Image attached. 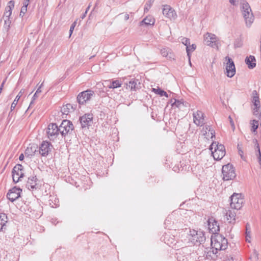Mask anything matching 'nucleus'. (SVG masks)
Wrapping results in <instances>:
<instances>
[{
    "instance_id": "obj_28",
    "label": "nucleus",
    "mask_w": 261,
    "mask_h": 261,
    "mask_svg": "<svg viewBox=\"0 0 261 261\" xmlns=\"http://www.w3.org/2000/svg\"><path fill=\"white\" fill-rule=\"evenodd\" d=\"M72 110V106L71 104L68 103L62 106L61 109V112L63 115H67Z\"/></svg>"
},
{
    "instance_id": "obj_16",
    "label": "nucleus",
    "mask_w": 261,
    "mask_h": 261,
    "mask_svg": "<svg viewBox=\"0 0 261 261\" xmlns=\"http://www.w3.org/2000/svg\"><path fill=\"white\" fill-rule=\"evenodd\" d=\"M204 114L200 111H197L193 113L194 123L197 126H202L204 124Z\"/></svg>"
},
{
    "instance_id": "obj_51",
    "label": "nucleus",
    "mask_w": 261,
    "mask_h": 261,
    "mask_svg": "<svg viewBox=\"0 0 261 261\" xmlns=\"http://www.w3.org/2000/svg\"><path fill=\"white\" fill-rule=\"evenodd\" d=\"M38 97L37 96V94L36 93H35L34 94V95H33V100L31 102L30 104V106H29V108H30L31 106L33 103V100H34L37 97Z\"/></svg>"
},
{
    "instance_id": "obj_2",
    "label": "nucleus",
    "mask_w": 261,
    "mask_h": 261,
    "mask_svg": "<svg viewBox=\"0 0 261 261\" xmlns=\"http://www.w3.org/2000/svg\"><path fill=\"white\" fill-rule=\"evenodd\" d=\"M241 12L245 20L246 24L247 27H250L254 20L251 9L248 3L245 1L241 2Z\"/></svg>"
},
{
    "instance_id": "obj_27",
    "label": "nucleus",
    "mask_w": 261,
    "mask_h": 261,
    "mask_svg": "<svg viewBox=\"0 0 261 261\" xmlns=\"http://www.w3.org/2000/svg\"><path fill=\"white\" fill-rule=\"evenodd\" d=\"M226 217L229 223H234L236 221V213L234 211L228 210L226 213Z\"/></svg>"
},
{
    "instance_id": "obj_56",
    "label": "nucleus",
    "mask_w": 261,
    "mask_h": 261,
    "mask_svg": "<svg viewBox=\"0 0 261 261\" xmlns=\"http://www.w3.org/2000/svg\"><path fill=\"white\" fill-rule=\"evenodd\" d=\"M24 159V155L23 154H21L20 155H19V160L20 161H22Z\"/></svg>"
},
{
    "instance_id": "obj_10",
    "label": "nucleus",
    "mask_w": 261,
    "mask_h": 261,
    "mask_svg": "<svg viewBox=\"0 0 261 261\" xmlns=\"http://www.w3.org/2000/svg\"><path fill=\"white\" fill-rule=\"evenodd\" d=\"M59 133V128L56 123H51L48 125L47 134L50 140H54Z\"/></svg>"
},
{
    "instance_id": "obj_37",
    "label": "nucleus",
    "mask_w": 261,
    "mask_h": 261,
    "mask_svg": "<svg viewBox=\"0 0 261 261\" xmlns=\"http://www.w3.org/2000/svg\"><path fill=\"white\" fill-rule=\"evenodd\" d=\"M251 126H252L251 130L254 133L255 132L256 130L257 129V128H258V121L255 120H253L251 122Z\"/></svg>"
},
{
    "instance_id": "obj_39",
    "label": "nucleus",
    "mask_w": 261,
    "mask_h": 261,
    "mask_svg": "<svg viewBox=\"0 0 261 261\" xmlns=\"http://www.w3.org/2000/svg\"><path fill=\"white\" fill-rule=\"evenodd\" d=\"M252 102L259 99V94L256 90H253L252 93Z\"/></svg>"
},
{
    "instance_id": "obj_30",
    "label": "nucleus",
    "mask_w": 261,
    "mask_h": 261,
    "mask_svg": "<svg viewBox=\"0 0 261 261\" xmlns=\"http://www.w3.org/2000/svg\"><path fill=\"white\" fill-rule=\"evenodd\" d=\"M152 91L161 96H165L166 97H168V95L167 92L163 90H162L159 87H158L157 88H152Z\"/></svg>"
},
{
    "instance_id": "obj_14",
    "label": "nucleus",
    "mask_w": 261,
    "mask_h": 261,
    "mask_svg": "<svg viewBox=\"0 0 261 261\" xmlns=\"http://www.w3.org/2000/svg\"><path fill=\"white\" fill-rule=\"evenodd\" d=\"M21 192V189L15 187L9 191L7 197L9 200L13 202L20 197Z\"/></svg>"
},
{
    "instance_id": "obj_43",
    "label": "nucleus",
    "mask_w": 261,
    "mask_h": 261,
    "mask_svg": "<svg viewBox=\"0 0 261 261\" xmlns=\"http://www.w3.org/2000/svg\"><path fill=\"white\" fill-rule=\"evenodd\" d=\"M229 2L231 4V5L234 6H237L239 3H241L243 0H228Z\"/></svg>"
},
{
    "instance_id": "obj_31",
    "label": "nucleus",
    "mask_w": 261,
    "mask_h": 261,
    "mask_svg": "<svg viewBox=\"0 0 261 261\" xmlns=\"http://www.w3.org/2000/svg\"><path fill=\"white\" fill-rule=\"evenodd\" d=\"M246 241L248 243L251 242V230L249 224H247L246 225Z\"/></svg>"
},
{
    "instance_id": "obj_15",
    "label": "nucleus",
    "mask_w": 261,
    "mask_h": 261,
    "mask_svg": "<svg viewBox=\"0 0 261 261\" xmlns=\"http://www.w3.org/2000/svg\"><path fill=\"white\" fill-rule=\"evenodd\" d=\"M201 233H198V232L195 230H190L189 231V240L193 243L195 244L196 243H200L202 241L203 237L201 236Z\"/></svg>"
},
{
    "instance_id": "obj_35",
    "label": "nucleus",
    "mask_w": 261,
    "mask_h": 261,
    "mask_svg": "<svg viewBox=\"0 0 261 261\" xmlns=\"http://www.w3.org/2000/svg\"><path fill=\"white\" fill-rule=\"evenodd\" d=\"M4 28L8 31L9 30L11 21L10 19V17H4Z\"/></svg>"
},
{
    "instance_id": "obj_57",
    "label": "nucleus",
    "mask_w": 261,
    "mask_h": 261,
    "mask_svg": "<svg viewBox=\"0 0 261 261\" xmlns=\"http://www.w3.org/2000/svg\"><path fill=\"white\" fill-rule=\"evenodd\" d=\"M260 48H261V36H260Z\"/></svg>"
},
{
    "instance_id": "obj_48",
    "label": "nucleus",
    "mask_w": 261,
    "mask_h": 261,
    "mask_svg": "<svg viewBox=\"0 0 261 261\" xmlns=\"http://www.w3.org/2000/svg\"><path fill=\"white\" fill-rule=\"evenodd\" d=\"M90 8V5H89V6L87 8V9H86V11H85V13H84L82 15V16H81V18H82V19H84V18L86 17V15H87V13L88 11H89V10Z\"/></svg>"
},
{
    "instance_id": "obj_21",
    "label": "nucleus",
    "mask_w": 261,
    "mask_h": 261,
    "mask_svg": "<svg viewBox=\"0 0 261 261\" xmlns=\"http://www.w3.org/2000/svg\"><path fill=\"white\" fill-rule=\"evenodd\" d=\"M38 180L36 176L32 175L28 178L26 187L29 190L37 189L38 187Z\"/></svg>"
},
{
    "instance_id": "obj_7",
    "label": "nucleus",
    "mask_w": 261,
    "mask_h": 261,
    "mask_svg": "<svg viewBox=\"0 0 261 261\" xmlns=\"http://www.w3.org/2000/svg\"><path fill=\"white\" fill-rule=\"evenodd\" d=\"M225 74L228 77H233L236 73V67L232 60L227 56L225 58Z\"/></svg>"
},
{
    "instance_id": "obj_12",
    "label": "nucleus",
    "mask_w": 261,
    "mask_h": 261,
    "mask_svg": "<svg viewBox=\"0 0 261 261\" xmlns=\"http://www.w3.org/2000/svg\"><path fill=\"white\" fill-rule=\"evenodd\" d=\"M162 12L165 17L170 20H175L177 17L175 11L169 5H164Z\"/></svg>"
},
{
    "instance_id": "obj_6",
    "label": "nucleus",
    "mask_w": 261,
    "mask_h": 261,
    "mask_svg": "<svg viewBox=\"0 0 261 261\" xmlns=\"http://www.w3.org/2000/svg\"><path fill=\"white\" fill-rule=\"evenodd\" d=\"M60 133L62 136H65L68 134H70L73 129V125L71 121L67 120H64L62 121L59 127Z\"/></svg>"
},
{
    "instance_id": "obj_46",
    "label": "nucleus",
    "mask_w": 261,
    "mask_h": 261,
    "mask_svg": "<svg viewBox=\"0 0 261 261\" xmlns=\"http://www.w3.org/2000/svg\"><path fill=\"white\" fill-rule=\"evenodd\" d=\"M76 21H74L72 24L70 26V30H69V33H70V36L71 35L74 29V28L76 25Z\"/></svg>"
},
{
    "instance_id": "obj_22",
    "label": "nucleus",
    "mask_w": 261,
    "mask_h": 261,
    "mask_svg": "<svg viewBox=\"0 0 261 261\" xmlns=\"http://www.w3.org/2000/svg\"><path fill=\"white\" fill-rule=\"evenodd\" d=\"M14 8V2L10 1L8 4V6L5 8V12L4 15V17H10L12 14V9Z\"/></svg>"
},
{
    "instance_id": "obj_3",
    "label": "nucleus",
    "mask_w": 261,
    "mask_h": 261,
    "mask_svg": "<svg viewBox=\"0 0 261 261\" xmlns=\"http://www.w3.org/2000/svg\"><path fill=\"white\" fill-rule=\"evenodd\" d=\"M210 150L212 155L216 160H220L225 155V148L223 145L213 142L210 146Z\"/></svg>"
},
{
    "instance_id": "obj_50",
    "label": "nucleus",
    "mask_w": 261,
    "mask_h": 261,
    "mask_svg": "<svg viewBox=\"0 0 261 261\" xmlns=\"http://www.w3.org/2000/svg\"><path fill=\"white\" fill-rule=\"evenodd\" d=\"M229 119L230 123L231 124L232 128L233 130H234L235 129V126H234V122H233V121L232 120V119L231 118L230 116H229Z\"/></svg>"
},
{
    "instance_id": "obj_42",
    "label": "nucleus",
    "mask_w": 261,
    "mask_h": 261,
    "mask_svg": "<svg viewBox=\"0 0 261 261\" xmlns=\"http://www.w3.org/2000/svg\"><path fill=\"white\" fill-rule=\"evenodd\" d=\"M181 42L185 46H186V47H187V46H189L190 45V39L187 38H183L181 39Z\"/></svg>"
},
{
    "instance_id": "obj_5",
    "label": "nucleus",
    "mask_w": 261,
    "mask_h": 261,
    "mask_svg": "<svg viewBox=\"0 0 261 261\" xmlns=\"http://www.w3.org/2000/svg\"><path fill=\"white\" fill-rule=\"evenodd\" d=\"M230 206L232 208L240 210L243 206L244 199L240 194L234 193L230 197Z\"/></svg>"
},
{
    "instance_id": "obj_18",
    "label": "nucleus",
    "mask_w": 261,
    "mask_h": 261,
    "mask_svg": "<svg viewBox=\"0 0 261 261\" xmlns=\"http://www.w3.org/2000/svg\"><path fill=\"white\" fill-rule=\"evenodd\" d=\"M93 117L90 114H87L80 118V123L82 128L88 127L92 122Z\"/></svg>"
},
{
    "instance_id": "obj_4",
    "label": "nucleus",
    "mask_w": 261,
    "mask_h": 261,
    "mask_svg": "<svg viewBox=\"0 0 261 261\" xmlns=\"http://www.w3.org/2000/svg\"><path fill=\"white\" fill-rule=\"evenodd\" d=\"M222 173L224 180H232L236 176L234 169L233 166L230 164L224 165L222 167Z\"/></svg>"
},
{
    "instance_id": "obj_26",
    "label": "nucleus",
    "mask_w": 261,
    "mask_h": 261,
    "mask_svg": "<svg viewBox=\"0 0 261 261\" xmlns=\"http://www.w3.org/2000/svg\"><path fill=\"white\" fill-rule=\"evenodd\" d=\"M8 222L7 216L4 213L0 214V231L5 228L6 224Z\"/></svg>"
},
{
    "instance_id": "obj_8",
    "label": "nucleus",
    "mask_w": 261,
    "mask_h": 261,
    "mask_svg": "<svg viewBox=\"0 0 261 261\" xmlns=\"http://www.w3.org/2000/svg\"><path fill=\"white\" fill-rule=\"evenodd\" d=\"M23 166L20 164H17L13 168L12 174L13 180L15 183L21 180V178L23 177Z\"/></svg>"
},
{
    "instance_id": "obj_47",
    "label": "nucleus",
    "mask_w": 261,
    "mask_h": 261,
    "mask_svg": "<svg viewBox=\"0 0 261 261\" xmlns=\"http://www.w3.org/2000/svg\"><path fill=\"white\" fill-rule=\"evenodd\" d=\"M238 151H239V153L240 155L241 158L242 159H244L243 151L241 149V147H240L239 145H238Z\"/></svg>"
},
{
    "instance_id": "obj_13",
    "label": "nucleus",
    "mask_w": 261,
    "mask_h": 261,
    "mask_svg": "<svg viewBox=\"0 0 261 261\" xmlns=\"http://www.w3.org/2000/svg\"><path fill=\"white\" fill-rule=\"evenodd\" d=\"M94 93V92L91 90H86L81 92L77 97V100L80 104H84L91 98Z\"/></svg>"
},
{
    "instance_id": "obj_17",
    "label": "nucleus",
    "mask_w": 261,
    "mask_h": 261,
    "mask_svg": "<svg viewBox=\"0 0 261 261\" xmlns=\"http://www.w3.org/2000/svg\"><path fill=\"white\" fill-rule=\"evenodd\" d=\"M207 223L208 229L213 233H216L219 231L218 223L214 218H210L208 219Z\"/></svg>"
},
{
    "instance_id": "obj_36",
    "label": "nucleus",
    "mask_w": 261,
    "mask_h": 261,
    "mask_svg": "<svg viewBox=\"0 0 261 261\" xmlns=\"http://www.w3.org/2000/svg\"><path fill=\"white\" fill-rule=\"evenodd\" d=\"M153 2L154 0H149L146 2L144 7V12H147L149 11Z\"/></svg>"
},
{
    "instance_id": "obj_24",
    "label": "nucleus",
    "mask_w": 261,
    "mask_h": 261,
    "mask_svg": "<svg viewBox=\"0 0 261 261\" xmlns=\"http://www.w3.org/2000/svg\"><path fill=\"white\" fill-rule=\"evenodd\" d=\"M155 22V20L151 16H148L144 18L140 22V25H153Z\"/></svg>"
},
{
    "instance_id": "obj_29",
    "label": "nucleus",
    "mask_w": 261,
    "mask_h": 261,
    "mask_svg": "<svg viewBox=\"0 0 261 261\" xmlns=\"http://www.w3.org/2000/svg\"><path fill=\"white\" fill-rule=\"evenodd\" d=\"M137 82L138 80L133 79L130 81L126 85L131 90H136V89H138Z\"/></svg>"
},
{
    "instance_id": "obj_11",
    "label": "nucleus",
    "mask_w": 261,
    "mask_h": 261,
    "mask_svg": "<svg viewBox=\"0 0 261 261\" xmlns=\"http://www.w3.org/2000/svg\"><path fill=\"white\" fill-rule=\"evenodd\" d=\"M53 148V145L48 141H43L40 144L39 153L43 156H47L51 152Z\"/></svg>"
},
{
    "instance_id": "obj_19",
    "label": "nucleus",
    "mask_w": 261,
    "mask_h": 261,
    "mask_svg": "<svg viewBox=\"0 0 261 261\" xmlns=\"http://www.w3.org/2000/svg\"><path fill=\"white\" fill-rule=\"evenodd\" d=\"M38 152V147L35 144H29L26 148L24 153L25 155L29 157L35 155Z\"/></svg>"
},
{
    "instance_id": "obj_1",
    "label": "nucleus",
    "mask_w": 261,
    "mask_h": 261,
    "mask_svg": "<svg viewBox=\"0 0 261 261\" xmlns=\"http://www.w3.org/2000/svg\"><path fill=\"white\" fill-rule=\"evenodd\" d=\"M211 245L213 254H217L218 250H225L227 247V240L221 235H217L211 238Z\"/></svg>"
},
{
    "instance_id": "obj_52",
    "label": "nucleus",
    "mask_w": 261,
    "mask_h": 261,
    "mask_svg": "<svg viewBox=\"0 0 261 261\" xmlns=\"http://www.w3.org/2000/svg\"><path fill=\"white\" fill-rule=\"evenodd\" d=\"M30 0H24L23 2V6L28 7V6L29 4Z\"/></svg>"
},
{
    "instance_id": "obj_40",
    "label": "nucleus",
    "mask_w": 261,
    "mask_h": 261,
    "mask_svg": "<svg viewBox=\"0 0 261 261\" xmlns=\"http://www.w3.org/2000/svg\"><path fill=\"white\" fill-rule=\"evenodd\" d=\"M161 53L163 56L165 57H169L170 58H171V54H170V56H169L167 50L166 48H163L161 49Z\"/></svg>"
},
{
    "instance_id": "obj_23",
    "label": "nucleus",
    "mask_w": 261,
    "mask_h": 261,
    "mask_svg": "<svg viewBox=\"0 0 261 261\" xmlns=\"http://www.w3.org/2000/svg\"><path fill=\"white\" fill-rule=\"evenodd\" d=\"M245 63L248 65V67L250 69L254 68L256 66L255 58L253 56H250L245 59Z\"/></svg>"
},
{
    "instance_id": "obj_34",
    "label": "nucleus",
    "mask_w": 261,
    "mask_h": 261,
    "mask_svg": "<svg viewBox=\"0 0 261 261\" xmlns=\"http://www.w3.org/2000/svg\"><path fill=\"white\" fill-rule=\"evenodd\" d=\"M196 45L194 44H192L191 45L190 44L189 46H187L186 47V51L187 53V55L190 58V54L191 52H193L196 49Z\"/></svg>"
},
{
    "instance_id": "obj_55",
    "label": "nucleus",
    "mask_w": 261,
    "mask_h": 261,
    "mask_svg": "<svg viewBox=\"0 0 261 261\" xmlns=\"http://www.w3.org/2000/svg\"><path fill=\"white\" fill-rule=\"evenodd\" d=\"M124 18L125 20H127L129 19V15L127 13L124 14Z\"/></svg>"
},
{
    "instance_id": "obj_49",
    "label": "nucleus",
    "mask_w": 261,
    "mask_h": 261,
    "mask_svg": "<svg viewBox=\"0 0 261 261\" xmlns=\"http://www.w3.org/2000/svg\"><path fill=\"white\" fill-rule=\"evenodd\" d=\"M253 106L258 107L260 106L259 99L254 101L252 102Z\"/></svg>"
},
{
    "instance_id": "obj_9",
    "label": "nucleus",
    "mask_w": 261,
    "mask_h": 261,
    "mask_svg": "<svg viewBox=\"0 0 261 261\" xmlns=\"http://www.w3.org/2000/svg\"><path fill=\"white\" fill-rule=\"evenodd\" d=\"M204 43L212 47H217L218 38L216 36L211 33H206L203 35Z\"/></svg>"
},
{
    "instance_id": "obj_45",
    "label": "nucleus",
    "mask_w": 261,
    "mask_h": 261,
    "mask_svg": "<svg viewBox=\"0 0 261 261\" xmlns=\"http://www.w3.org/2000/svg\"><path fill=\"white\" fill-rule=\"evenodd\" d=\"M255 142L256 143V148H257L258 152L259 162L260 164H261V153H260V149H259V144H258V143H257V140H255Z\"/></svg>"
},
{
    "instance_id": "obj_53",
    "label": "nucleus",
    "mask_w": 261,
    "mask_h": 261,
    "mask_svg": "<svg viewBox=\"0 0 261 261\" xmlns=\"http://www.w3.org/2000/svg\"><path fill=\"white\" fill-rule=\"evenodd\" d=\"M43 86V83H42L40 86L38 88L36 92L35 93H36L37 94L38 93H40L41 92V87Z\"/></svg>"
},
{
    "instance_id": "obj_54",
    "label": "nucleus",
    "mask_w": 261,
    "mask_h": 261,
    "mask_svg": "<svg viewBox=\"0 0 261 261\" xmlns=\"http://www.w3.org/2000/svg\"><path fill=\"white\" fill-rule=\"evenodd\" d=\"M6 81V79H5L3 81V83H2V84H1V87H0V94L1 93V92H2V90H3V88L4 85V84H5V83Z\"/></svg>"
},
{
    "instance_id": "obj_33",
    "label": "nucleus",
    "mask_w": 261,
    "mask_h": 261,
    "mask_svg": "<svg viewBox=\"0 0 261 261\" xmlns=\"http://www.w3.org/2000/svg\"><path fill=\"white\" fill-rule=\"evenodd\" d=\"M171 102L172 103V107L180 108L184 106V102L181 100L174 99L173 102H172V100L171 101Z\"/></svg>"
},
{
    "instance_id": "obj_38",
    "label": "nucleus",
    "mask_w": 261,
    "mask_h": 261,
    "mask_svg": "<svg viewBox=\"0 0 261 261\" xmlns=\"http://www.w3.org/2000/svg\"><path fill=\"white\" fill-rule=\"evenodd\" d=\"M260 106L256 107L253 106L252 107V113L254 115L258 116H260V114L259 113V109H260Z\"/></svg>"
},
{
    "instance_id": "obj_41",
    "label": "nucleus",
    "mask_w": 261,
    "mask_h": 261,
    "mask_svg": "<svg viewBox=\"0 0 261 261\" xmlns=\"http://www.w3.org/2000/svg\"><path fill=\"white\" fill-rule=\"evenodd\" d=\"M168 236H166L165 239V242L168 244V245H171L172 244H173L174 243V239L173 238H171V240L167 239Z\"/></svg>"
},
{
    "instance_id": "obj_44",
    "label": "nucleus",
    "mask_w": 261,
    "mask_h": 261,
    "mask_svg": "<svg viewBox=\"0 0 261 261\" xmlns=\"http://www.w3.org/2000/svg\"><path fill=\"white\" fill-rule=\"evenodd\" d=\"M27 11V7L22 6L21 8L20 16L23 17Z\"/></svg>"
},
{
    "instance_id": "obj_32",
    "label": "nucleus",
    "mask_w": 261,
    "mask_h": 261,
    "mask_svg": "<svg viewBox=\"0 0 261 261\" xmlns=\"http://www.w3.org/2000/svg\"><path fill=\"white\" fill-rule=\"evenodd\" d=\"M21 92L20 91L18 93V94L16 96V97H15L14 101H13V102L11 105V111H13L15 109L16 106H17L18 101L19 99H20V97L21 96Z\"/></svg>"
},
{
    "instance_id": "obj_20",
    "label": "nucleus",
    "mask_w": 261,
    "mask_h": 261,
    "mask_svg": "<svg viewBox=\"0 0 261 261\" xmlns=\"http://www.w3.org/2000/svg\"><path fill=\"white\" fill-rule=\"evenodd\" d=\"M202 132L207 139H213L215 137V132L210 126L206 125L203 127Z\"/></svg>"
},
{
    "instance_id": "obj_25",
    "label": "nucleus",
    "mask_w": 261,
    "mask_h": 261,
    "mask_svg": "<svg viewBox=\"0 0 261 261\" xmlns=\"http://www.w3.org/2000/svg\"><path fill=\"white\" fill-rule=\"evenodd\" d=\"M105 84L110 89H115L120 87L122 84L119 80H115L112 82L109 81H106Z\"/></svg>"
}]
</instances>
